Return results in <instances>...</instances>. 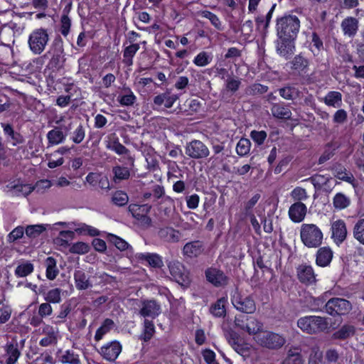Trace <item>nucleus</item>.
I'll list each match as a JSON object with an SVG mask.
<instances>
[{
	"instance_id": "nucleus-1",
	"label": "nucleus",
	"mask_w": 364,
	"mask_h": 364,
	"mask_svg": "<svg viewBox=\"0 0 364 364\" xmlns=\"http://www.w3.org/2000/svg\"><path fill=\"white\" fill-rule=\"evenodd\" d=\"M300 237L302 243L308 248H317L322 244L323 235L316 225L303 223L300 228Z\"/></svg>"
},
{
	"instance_id": "nucleus-2",
	"label": "nucleus",
	"mask_w": 364,
	"mask_h": 364,
	"mask_svg": "<svg viewBox=\"0 0 364 364\" xmlns=\"http://www.w3.org/2000/svg\"><path fill=\"white\" fill-rule=\"evenodd\" d=\"M300 28V21L296 16L288 15L277 19V31L278 38H296Z\"/></svg>"
},
{
	"instance_id": "nucleus-3",
	"label": "nucleus",
	"mask_w": 364,
	"mask_h": 364,
	"mask_svg": "<svg viewBox=\"0 0 364 364\" xmlns=\"http://www.w3.org/2000/svg\"><path fill=\"white\" fill-rule=\"evenodd\" d=\"M297 326L304 332L315 334L328 329V323L326 318L308 316L300 318L297 321Z\"/></svg>"
},
{
	"instance_id": "nucleus-4",
	"label": "nucleus",
	"mask_w": 364,
	"mask_h": 364,
	"mask_svg": "<svg viewBox=\"0 0 364 364\" xmlns=\"http://www.w3.org/2000/svg\"><path fill=\"white\" fill-rule=\"evenodd\" d=\"M50 36L48 29L39 28L34 29L29 35L28 44L31 51L35 55L41 54L46 49Z\"/></svg>"
},
{
	"instance_id": "nucleus-5",
	"label": "nucleus",
	"mask_w": 364,
	"mask_h": 364,
	"mask_svg": "<svg viewBox=\"0 0 364 364\" xmlns=\"http://www.w3.org/2000/svg\"><path fill=\"white\" fill-rule=\"evenodd\" d=\"M234 323L237 328L249 335H256L263 327V324L255 317L243 314L235 316Z\"/></svg>"
},
{
	"instance_id": "nucleus-6",
	"label": "nucleus",
	"mask_w": 364,
	"mask_h": 364,
	"mask_svg": "<svg viewBox=\"0 0 364 364\" xmlns=\"http://www.w3.org/2000/svg\"><path fill=\"white\" fill-rule=\"evenodd\" d=\"M326 311L329 315L335 316L337 315H346L352 309L350 302L342 298H332L329 299L326 305Z\"/></svg>"
},
{
	"instance_id": "nucleus-7",
	"label": "nucleus",
	"mask_w": 364,
	"mask_h": 364,
	"mask_svg": "<svg viewBox=\"0 0 364 364\" xmlns=\"http://www.w3.org/2000/svg\"><path fill=\"white\" fill-rule=\"evenodd\" d=\"M171 275L182 287H187L191 283L189 273L182 263L178 261H171L168 263Z\"/></svg>"
},
{
	"instance_id": "nucleus-8",
	"label": "nucleus",
	"mask_w": 364,
	"mask_h": 364,
	"mask_svg": "<svg viewBox=\"0 0 364 364\" xmlns=\"http://www.w3.org/2000/svg\"><path fill=\"white\" fill-rule=\"evenodd\" d=\"M257 341L261 346L270 349L279 348L285 343V339L282 336L269 331L259 333Z\"/></svg>"
},
{
	"instance_id": "nucleus-9",
	"label": "nucleus",
	"mask_w": 364,
	"mask_h": 364,
	"mask_svg": "<svg viewBox=\"0 0 364 364\" xmlns=\"http://www.w3.org/2000/svg\"><path fill=\"white\" fill-rule=\"evenodd\" d=\"M234 307L245 314H253L256 311V304L254 299L250 296H242L235 293L231 299Z\"/></svg>"
},
{
	"instance_id": "nucleus-10",
	"label": "nucleus",
	"mask_w": 364,
	"mask_h": 364,
	"mask_svg": "<svg viewBox=\"0 0 364 364\" xmlns=\"http://www.w3.org/2000/svg\"><path fill=\"white\" fill-rule=\"evenodd\" d=\"M186 154L190 158L200 159L206 158L210 154L208 146L200 140H193L186 146Z\"/></svg>"
},
{
	"instance_id": "nucleus-11",
	"label": "nucleus",
	"mask_w": 364,
	"mask_h": 364,
	"mask_svg": "<svg viewBox=\"0 0 364 364\" xmlns=\"http://www.w3.org/2000/svg\"><path fill=\"white\" fill-rule=\"evenodd\" d=\"M51 58L49 66L51 68L57 69L63 67L65 61L63 44L61 39L55 40L51 50L49 51Z\"/></svg>"
},
{
	"instance_id": "nucleus-12",
	"label": "nucleus",
	"mask_w": 364,
	"mask_h": 364,
	"mask_svg": "<svg viewBox=\"0 0 364 364\" xmlns=\"http://www.w3.org/2000/svg\"><path fill=\"white\" fill-rule=\"evenodd\" d=\"M207 281L215 287H223L228 284L229 277L220 269L209 267L205 272Z\"/></svg>"
},
{
	"instance_id": "nucleus-13",
	"label": "nucleus",
	"mask_w": 364,
	"mask_h": 364,
	"mask_svg": "<svg viewBox=\"0 0 364 364\" xmlns=\"http://www.w3.org/2000/svg\"><path fill=\"white\" fill-rule=\"evenodd\" d=\"M151 206L145 205L130 204L129 205V212L131 213L133 218L137 220L141 225L149 226L151 223V219L148 216Z\"/></svg>"
},
{
	"instance_id": "nucleus-14",
	"label": "nucleus",
	"mask_w": 364,
	"mask_h": 364,
	"mask_svg": "<svg viewBox=\"0 0 364 364\" xmlns=\"http://www.w3.org/2000/svg\"><path fill=\"white\" fill-rule=\"evenodd\" d=\"M296 276L299 281L307 286L316 284V274L313 267L307 264H301L296 268Z\"/></svg>"
},
{
	"instance_id": "nucleus-15",
	"label": "nucleus",
	"mask_w": 364,
	"mask_h": 364,
	"mask_svg": "<svg viewBox=\"0 0 364 364\" xmlns=\"http://www.w3.org/2000/svg\"><path fill=\"white\" fill-rule=\"evenodd\" d=\"M122 352V345L118 341H112L100 348L99 353L104 359L114 362Z\"/></svg>"
},
{
	"instance_id": "nucleus-16",
	"label": "nucleus",
	"mask_w": 364,
	"mask_h": 364,
	"mask_svg": "<svg viewBox=\"0 0 364 364\" xmlns=\"http://www.w3.org/2000/svg\"><path fill=\"white\" fill-rule=\"evenodd\" d=\"M161 313V306L155 300H143L141 301L139 314L144 317L155 318Z\"/></svg>"
},
{
	"instance_id": "nucleus-17",
	"label": "nucleus",
	"mask_w": 364,
	"mask_h": 364,
	"mask_svg": "<svg viewBox=\"0 0 364 364\" xmlns=\"http://www.w3.org/2000/svg\"><path fill=\"white\" fill-rule=\"evenodd\" d=\"M295 38H279L277 42V52L285 58L291 56L295 50Z\"/></svg>"
},
{
	"instance_id": "nucleus-18",
	"label": "nucleus",
	"mask_w": 364,
	"mask_h": 364,
	"mask_svg": "<svg viewBox=\"0 0 364 364\" xmlns=\"http://www.w3.org/2000/svg\"><path fill=\"white\" fill-rule=\"evenodd\" d=\"M332 238L336 244L342 243L347 237L348 230L343 220H337L331 224Z\"/></svg>"
},
{
	"instance_id": "nucleus-19",
	"label": "nucleus",
	"mask_w": 364,
	"mask_h": 364,
	"mask_svg": "<svg viewBox=\"0 0 364 364\" xmlns=\"http://www.w3.org/2000/svg\"><path fill=\"white\" fill-rule=\"evenodd\" d=\"M58 328L49 324H44L42 328V333L45 334L46 337L40 341L39 344L43 347L56 344L58 341Z\"/></svg>"
},
{
	"instance_id": "nucleus-20",
	"label": "nucleus",
	"mask_w": 364,
	"mask_h": 364,
	"mask_svg": "<svg viewBox=\"0 0 364 364\" xmlns=\"http://www.w3.org/2000/svg\"><path fill=\"white\" fill-rule=\"evenodd\" d=\"M307 208L301 202H296L289 209V216L294 223L301 222L306 215Z\"/></svg>"
},
{
	"instance_id": "nucleus-21",
	"label": "nucleus",
	"mask_w": 364,
	"mask_h": 364,
	"mask_svg": "<svg viewBox=\"0 0 364 364\" xmlns=\"http://www.w3.org/2000/svg\"><path fill=\"white\" fill-rule=\"evenodd\" d=\"M158 236L166 242L176 243L180 240L181 233L172 227H164L159 228Z\"/></svg>"
},
{
	"instance_id": "nucleus-22",
	"label": "nucleus",
	"mask_w": 364,
	"mask_h": 364,
	"mask_svg": "<svg viewBox=\"0 0 364 364\" xmlns=\"http://www.w3.org/2000/svg\"><path fill=\"white\" fill-rule=\"evenodd\" d=\"M204 248L202 242L195 240L187 242L183 248V254L188 258H195L198 257L203 252Z\"/></svg>"
},
{
	"instance_id": "nucleus-23",
	"label": "nucleus",
	"mask_w": 364,
	"mask_h": 364,
	"mask_svg": "<svg viewBox=\"0 0 364 364\" xmlns=\"http://www.w3.org/2000/svg\"><path fill=\"white\" fill-rule=\"evenodd\" d=\"M136 257L139 261L148 263L151 267L161 268L164 266L162 257L156 253H139Z\"/></svg>"
},
{
	"instance_id": "nucleus-24",
	"label": "nucleus",
	"mask_w": 364,
	"mask_h": 364,
	"mask_svg": "<svg viewBox=\"0 0 364 364\" xmlns=\"http://www.w3.org/2000/svg\"><path fill=\"white\" fill-rule=\"evenodd\" d=\"M72 129H74L71 133L70 139L75 144L81 143L85 136V129L84 126L81 123L70 122L67 127H64L65 132H68Z\"/></svg>"
},
{
	"instance_id": "nucleus-25",
	"label": "nucleus",
	"mask_w": 364,
	"mask_h": 364,
	"mask_svg": "<svg viewBox=\"0 0 364 364\" xmlns=\"http://www.w3.org/2000/svg\"><path fill=\"white\" fill-rule=\"evenodd\" d=\"M5 351L8 355L6 364H16L21 355L17 341L13 338L11 342H8L5 346Z\"/></svg>"
},
{
	"instance_id": "nucleus-26",
	"label": "nucleus",
	"mask_w": 364,
	"mask_h": 364,
	"mask_svg": "<svg viewBox=\"0 0 364 364\" xmlns=\"http://www.w3.org/2000/svg\"><path fill=\"white\" fill-rule=\"evenodd\" d=\"M271 112L274 117L279 119H290L291 111L289 107L283 103H272Z\"/></svg>"
},
{
	"instance_id": "nucleus-27",
	"label": "nucleus",
	"mask_w": 364,
	"mask_h": 364,
	"mask_svg": "<svg viewBox=\"0 0 364 364\" xmlns=\"http://www.w3.org/2000/svg\"><path fill=\"white\" fill-rule=\"evenodd\" d=\"M333 252L329 247H321L316 252V263L319 267H326L331 262Z\"/></svg>"
},
{
	"instance_id": "nucleus-28",
	"label": "nucleus",
	"mask_w": 364,
	"mask_h": 364,
	"mask_svg": "<svg viewBox=\"0 0 364 364\" xmlns=\"http://www.w3.org/2000/svg\"><path fill=\"white\" fill-rule=\"evenodd\" d=\"M75 287L79 290H85L92 287L89 277L82 270H76L74 272Z\"/></svg>"
},
{
	"instance_id": "nucleus-29",
	"label": "nucleus",
	"mask_w": 364,
	"mask_h": 364,
	"mask_svg": "<svg viewBox=\"0 0 364 364\" xmlns=\"http://www.w3.org/2000/svg\"><path fill=\"white\" fill-rule=\"evenodd\" d=\"M342 30L346 36H354L358 29V21L353 17H348L341 23Z\"/></svg>"
},
{
	"instance_id": "nucleus-30",
	"label": "nucleus",
	"mask_w": 364,
	"mask_h": 364,
	"mask_svg": "<svg viewBox=\"0 0 364 364\" xmlns=\"http://www.w3.org/2000/svg\"><path fill=\"white\" fill-rule=\"evenodd\" d=\"M178 98L176 95H170L168 92H164L156 95L154 98V103L158 106L164 105L165 107L171 108Z\"/></svg>"
},
{
	"instance_id": "nucleus-31",
	"label": "nucleus",
	"mask_w": 364,
	"mask_h": 364,
	"mask_svg": "<svg viewBox=\"0 0 364 364\" xmlns=\"http://www.w3.org/2000/svg\"><path fill=\"white\" fill-rule=\"evenodd\" d=\"M66 134H64L60 127H55L47 134L48 144L51 146L60 144L65 140Z\"/></svg>"
},
{
	"instance_id": "nucleus-32",
	"label": "nucleus",
	"mask_w": 364,
	"mask_h": 364,
	"mask_svg": "<svg viewBox=\"0 0 364 364\" xmlns=\"http://www.w3.org/2000/svg\"><path fill=\"white\" fill-rule=\"evenodd\" d=\"M44 264L46 268V275L47 279L54 280L59 273L55 259L53 257H48L46 259Z\"/></svg>"
},
{
	"instance_id": "nucleus-33",
	"label": "nucleus",
	"mask_w": 364,
	"mask_h": 364,
	"mask_svg": "<svg viewBox=\"0 0 364 364\" xmlns=\"http://www.w3.org/2000/svg\"><path fill=\"white\" fill-rule=\"evenodd\" d=\"M350 203V198L343 193H337L333 198V206L338 210L347 208Z\"/></svg>"
},
{
	"instance_id": "nucleus-34",
	"label": "nucleus",
	"mask_w": 364,
	"mask_h": 364,
	"mask_svg": "<svg viewBox=\"0 0 364 364\" xmlns=\"http://www.w3.org/2000/svg\"><path fill=\"white\" fill-rule=\"evenodd\" d=\"M279 95L287 100H294L299 97L300 91L294 86L287 85L278 90Z\"/></svg>"
},
{
	"instance_id": "nucleus-35",
	"label": "nucleus",
	"mask_w": 364,
	"mask_h": 364,
	"mask_svg": "<svg viewBox=\"0 0 364 364\" xmlns=\"http://www.w3.org/2000/svg\"><path fill=\"white\" fill-rule=\"evenodd\" d=\"M323 102L328 106L339 107L342 103V95L337 91H331L324 97Z\"/></svg>"
},
{
	"instance_id": "nucleus-36",
	"label": "nucleus",
	"mask_w": 364,
	"mask_h": 364,
	"mask_svg": "<svg viewBox=\"0 0 364 364\" xmlns=\"http://www.w3.org/2000/svg\"><path fill=\"white\" fill-rule=\"evenodd\" d=\"M75 232L71 230H62L59 233V236L54 239L55 245L66 247L70 245L69 241L73 240L75 237Z\"/></svg>"
},
{
	"instance_id": "nucleus-37",
	"label": "nucleus",
	"mask_w": 364,
	"mask_h": 364,
	"mask_svg": "<svg viewBox=\"0 0 364 364\" xmlns=\"http://www.w3.org/2000/svg\"><path fill=\"white\" fill-rule=\"evenodd\" d=\"M6 188L10 191H14V195L16 196H19L21 194L27 196L34 191V188L28 184H9L6 186Z\"/></svg>"
},
{
	"instance_id": "nucleus-38",
	"label": "nucleus",
	"mask_w": 364,
	"mask_h": 364,
	"mask_svg": "<svg viewBox=\"0 0 364 364\" xmlns=\"http://www.w3.org/2000/svg\"><path fill=\"white\" fill-rule=\"evenodd\" d=\"M354 239L360 244L364 245V218L358 219L353 228Z\"/></svg>"
},
{
	"instance_id": "nucleus-39",
	"label": "nucleus",
	"mask_w": 364,
	"mask_h": 364,
	"mask_svg": "<svg viewBox=\"0 0 364 364\" xmlns=\"http://www.w3.org/2000/svg\"><path fill=\"white\" fill-rule=\"evenodd\" d=\"M289 64L292 70L304 71L309 66V60L301 54H299L296 55Z\"/></svg>"
},
{
	"instance_id": "nucleus-40",
	"label": "nucleus",
	"mask_w": 364,
	"mask_h": 364,
	"mask_svg": "<svg viewBox=\"0 0 364 364\" xmlns=\"http://www.w3.org/2000/svg\"><path fill=\"white\" fill-rule=\"evenodd\" d=\"M355 334V328L351 325H343L341 328L333 334L335 339L344 340L353 336Z\"/></svg>"
},
{
	"instance_id": "nucleus-41",
	"label": "nucleus",
	"mask_w": 364,
	"mask_h": 364,
	"mask_svg": "<svg viewBox=\"0 0 364 364\" xmlns=\"http://www.w3.org/2000/svg\"><path fill=\"white\" fill-rule=\"evenodd\" d=\"M227 299L224 297L219 299L210 308L211 314L216 317L224 316L226 314L225 304Z\"/></svg>"
},
{
	"instance_id": "nucleus-42",
	"label": "nucleus",
	"mask_w": 364,
	"mask_h": 364,
	"mask_svg": "<svg viewBox=\"0 0 364 364\" xmlns=\"http://www.w3.org/2000/svg\"><path fill=\"white\" fill-rule=\"evenodd\" d=\"M114 326V321L110 318H106L102 326L97 330L95 339L97 341H100L104 335L107 333Z\"/></svg>"
},
{
	"instance_id": "nucleus-43",
	"label": "nucleus",
	"mask_w": 364,
	"mask_h": 364,
	"mask_svg": "<svg viewBox=\"0 0 364 364\" xmlns=\"http://www.w3.org/2000/svg\"><path fill=\"white\" fill-rule=\"evenodd\" d=\"M34 267L30 262L19 264L15 269V275L18 277H25L33 272Z\"/></svg>"
},
{
	"instance_id": "nucleus-44",
	"label": "nucleus",
	"mask_w": 364,
	"mask_h": 364,
	"mask_svg": "<svg viewBox=\"0 0 364 364\" xmlns=\"http://www.w3.org/2000/svg\"><path fill=\"white\" fill-rule=\"evenodd\" d=\"M155 333V328L153 322L148 319H145L144 322V331L140 336V339L145 342L149 341Z\"/></svg>"
},
{
	"instance_id": "nucleus-45",
	"label": "nucleus",
	"mask_w": 364,
	"mask_h": 364,
	"mask_svg": "<svg viewBox=\"0 0 364 364\" xmlns=\"http://www.w3.org/2000/svg\"><path fill=\"white\" fill-rule=\"evenodd\" d=\"M61 293L62 289L60 288L52 289L45 293L44 299L50 304H59L62 300Z\"/></svg>"
},
{
	"instance_id": "nucleus-46",
	"label": "nucleus",
	"mask_w": 364,
	"mask_h": 364,
	"mask_svg": "<svg viewBox=\"0 0 364 364\" xmlns=\"http://www.w3.org/2000/svg\"><path fill=\"white\" fill-rule=\"evenodd\" d=\"M330 180L331 178L320 174H316L305 179V181H311L316 189H321L323 186H326Z\"/></svg>"
},
{
	"instance_id": "nucleus-47",
	"label": "nucleus",
	"mask_w": 364,
	"mask_h": 364,
	"mask_svg": "<svg viewBox=\"0 0 364 364\" xmlns=\"http://www.w3.org/2000/svg\"><path fill=\"white\" fill-rule=\"evenodd\" d=\"M200 15L208 19L211 24L218 31H223V28L222 26V23L219 18L213 13L209 11H202L200 14Z\"/></svg>"
},
{
	"instance_id": "nucleus-48",
	"label": "nucleus",
	"mask_w": 364,
	"mask_h": 364,
	"mask_svg": "<svg viewBox=\"0 0 364 364\" xmlns=\"http://www.w3.org/2000/svg\"><path fill=\"white\" fill-rule=\"evenodd\" d=\"M274 7L275 5H273L265 16L261 15L255 18V22L258 28L263 27L265 30L268 28Z\"/></svg>"
},
{
	"instance_id": "nucleus-49",
	"label": "nucleus",
	"mask_w": 364,
	"mask_h": 364,
	"mask_svg": "<svg viewBox=\"0 0 364 364\" xmlns=\"http://www.w3.org/2000/svg\"><path fill=\"white\" fill-rule=\"evenodd\" d=\"M128 201L127 194L122 191H115L112 196V202L117 206H124L127 204Z\"/></svg>"
},
{
	"instance_id": "nucleus-50",
	"label": "nucleus",
	"mask_w": 364,
	"mask_h": 364,
	"mask_svg": "<svg viewBox=\"0 0 364 364\" xmlns=\"http://www.w3.org/2000/svg\"><path fill=\"white\" fill-rule=\"evenodd\" d=\"M107 238L120 251H124L129 247V245L124 240L115 235L109 234Z\"/></svg>"
},
{
	"instance_id": "nucleus-51",
	"label": "nucleus",
	"mask_w": 364,
	"mask_h": 364,
	"mask_svg": "<svg viewBox=\"0 0 364 364\" xmlns=\"http://www.w3.org/2000/svg\"><path fill=\"white\" fill-rule=\"evenodd\" d=\"M107 148L109 150L114 151L119 155H125L129 154V149H127L123 144H122L118 139L109 141L107 144Z\"/></svg>"
},
{
	"instance_id": "nucleus-52",
	"label": "nucleus",
	"mask_w": 364,
	"mask_h": 364,
	"mask_svg": "<svg viewBox=\"0 0 364 364\" xmlns=\"http://www.w3.org/2000/svg\"><path fill=\"white\" fill-rule=\"evenodd\" d=\"M126 94L122 95L119 99V102L123 106H132L136 101V96L129 88L124 89Z\"/></svg>"
},
{
	"instance_id": "nucleus-53",
	"label": "nucleus",
	"mask_w": 364,
	"mask_h": 364,
	"mask_svg": "<svg viewBox=\"0 0 364 364\" xmlns=\"http://www.w3.org/2000/svg\"><path fill=\"white\" fill-rule=\"evenodd\" d=\"M45 230L46 228L43 225H32L26 227L25 232L28 237L36 238Z\"/></svg>"
},
{
	"instance_id": "nucleus-54",
	"label": "nucleus",
	"mask_w": 364,
	"mask_h": 364,
	"mask_svg": "<svg viewBox=\"0 0 364 364\" xmlns=\"http://www.w3.org/2000/svg\"><path fill=\"white\" fill-rule=\"evenodd\" d=\"M60 361L68 364H80V360L77 354L72 350H66L60 357Z\"/></svg>"
},
{
	"instance_id": "nucleus-55",
	"label": "nucleus",
	"mask_w": 364,
	"mask_h": 364,
	"mask_svg": "<svg viewBox=\"0 0 364 364\" xmlns=\"http://www.w3.org/2000/svg\"><path fill=\"white\" fill-rule=\"evenodd\" d=\"M89 250V245L83 242H75L70 247V252L73 254L83 255L87 253Z\"/></svg>"
},
{
	"instance_id": "nucleus-56",
	"label": "nucleus",
	"mask_w": 364,
	"mask_h": 364,
	"mask_svg": "<svg viewBox=\"0 0 364 364\" xmlns=\"http://www.w3.org/2000/svg\"><path fill=\"white\" fill-rule=\"evenodd\" d=\"M250 141L247 139H241L236 146V151L240 156L247 155L250 150Z\"/></svg>"
},
{
	"instance_id": "nucleus-57",
	"label": "nucleus",
	"mask_w": 364,
	"mask_h": 364,
	"mask_svg": "<svg viewBox=\"0 0 364 364\" xmlns=\"http://www.w3.org/2000/svg\"><path fill=\"white\" fill-rule=\"evenodd\" d=\"M114 178L118 180L128 179L130 176V171L128 167L115 166L112 170Z\"/></svg>"
},
{
	"instance_id": "nucleus-58",
	"label": "nucleus",
	"mask_w": 364,
	"mask_h": 364,
	"mask_svg": "<svg viewBox=\"0 0 364 364\" xmlns=\"http://www.w3.org/2000/svg\"><path fill=\"white\" fill-rule=\"evenodd\" d=\"M267 86L259 83H255L247 88L246 93L249 95H255L265 93L267 92Z\"/></svg>"
},
{
	"instance_id": "nucleus-59",
	"label": "nucleus",
	"mask_w": 364,
	"mask_h": 364,
	"mask_svg": "<svg viewBox=\"0 0 364 364\" xmlns=\"http://www.w3.org/2000/svg\"><path fill=\"white\" fill-rule=\"evenodd\" d=\"M291 197L297 202L305 200L308 198L306 191L301 187H296L290 193Z\"/></svg>"
},
{
	"instance_id": "nucleus-60",
	"label": "nucleus",
	"mask_w": 364,
	"mask_h": 364,
	"mask_svg": "<svg viewBox=\"0 0 364 364\" xmlns=\"http://www.w3.org/2000/svg\"><path fill=\"white\" fill-rule=\"evenodd\" d=\"M241 81L238 77H228L225 81V87L228 91L235 92L239 89Z\"/></svg>"
},
{
	"instance_id": "nucleus-61",
	"label": "nucleus",
	"mask_w": 364,
	"mask_h": 364,
	"mask_svg": "<svg viewBox=\"0 0 364 364\" xmlns=\"http://www.w3.org/2000/svg\"><path fill=\"white\" fill-rule=\"evenodd\" d=\"M60 33L63 36H67L70 32L71 20L67 14H63L60 18Z\"/></svg>"
},
{
	"instance_id": "nucleus-62",
	"label": "nucleus",
	"mask_w": 364,
	"mask_h": 364,
	"mask_svg": "<svg viewBox=\"0 0 364 364\" xmlns=\"http://www.w3.org/2000/svg\"><path fill=\"white\" fill-rule=\"evenodd\" d=\"M12 314V309L9 305H3L0 308V324H4L9 321Z\"/></svg>"
},
{
	"instance_id": "nucleus-63",
	"label": "nucleus",
	"mask_w": 364,
	"mask_h": 364,
	"mask_svg": "<svg viewBox=\"0 0 364 364\" xmlns=\"http://www.w3.org/2000/svg\"><path fill=\"white\" fill-rule=\"evenodd\" d=\"M233 348L243 358L249 357L252 350V348L247 343H238Z\"/></svg>"
},
{
	"instance_id": "nucleus-64",
	"label": "nucleus",
	"mask_w": 364,
	"mask_h": 364,
	"mask_svg": "<svg viewBox=\"0 0 364 364\" xmlns=\"http://www.w3.org/2000/svg\"><path fill=\"white\" fill-rule=\"evenodd\" d=\"M210 61V56L205 52H201L197 55L193 62L198 66H205L209 64Z\"/></svg>"
}]
</instances>
